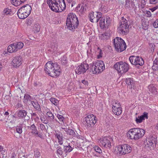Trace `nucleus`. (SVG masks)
Segmentation results:
<instances>
[{"label":"nucleus","mask_w":158,"mask_h":158,"mask_svg":"<svg viewBox=\"0 0 158 158\" xmlns=\"http://www.w3.org/2000/svg\"><path fill=\"white\" fill-rule=\"evenodd\" d=\"M99 24L100 26L102 28H107L108 27L106 26V23L105 22V19H104L103 18H101V19Z\"/></svg>","instance_id":"473e14b6"},{"label":"nucleus","mask_w":158,"mask_h":158,"mask_svg":"<svg viewBox=\"0 0 158 158\" xmlns=\"http://www.w3.org/2000/svg\"><path fill=\"white\" fill-rule=\"evenodd\" d=\"M154 45L152 44H149V48H150V50H149V52L150 51V52L152 53L153 52L154 49Z\"/></svg>","instance_id":"8fccbe9b"},{"label":"nucleus","mask_w":158,"mask_h":158,"mask_svg":"<svg viewBox=\"0 0 158 158\" xmlns=\"http://www.w3.org/2000/svg\"><path fill=\"white\" fill-rule=\"evenodd\" d=\"M40 26L38 23H35L33 27V30L35 32H38L40 31Z\"/></svg>","instance_id":"4c0bfd02"},{"label":"nucleus","mask_w":158,"mask_h":158,"mask_svg":"<svg viewBox=\"0 0 158 158\" xmlns=\"http://www.w3.org/2000/svg\"><path fill=\"white\" fill-rule=\"evenodd\" d=\"M42 84L39 81H35L34 82V85L35 87L38 89L40 88Z\"/></svg>","instance_id":"a18cd8bd"},{"label":"nucleus","mask_w":158,"mask_h":158,"mask_svg":"<svg viewBox=\"0 0 158 158\" xmlns=\"http://www.w3.org/2000/svg\"><path fill=\"white\" fill-rule=\"evenodd\" d=\"M34 157L35 158H39L40 156V153L38 150H36L34 152Z\"/></svg>","instance_id":"5fc2aeb1"},{"label":"nucleus","mask_w":158,"mask_h":158,"mask_svg":"<svg viewBox=\"0 0 158 158\" xmlns=\"http://www.w3.org/2000/svg\"><path fill=\"white\" fill-rule=\"evenodd\" d=\"M66 5L64 0H61L60 4L55 6L54 11L55 12H61L65 9Z\"/></svg>","instance_id":"4468645a"},{"label":"nucleus","mask_w":158,"mask_h":158,"mask_svg":"<svg viewBox=\"0 0 158 158\" xmlns=\"http://www.w3.org/2000/svg\"><path fill=\"white\" fill-rule=\"evenodd\" d=\"M23 59L20 56H16L14 57L12 62V64L15 68L19 67L22 64Z\"/></svg>","instance_id":"f8f14e48"},{"label":"nucleus","mask_w":158,"mask_h":158,"mask_svg":"<svg viewBox=\"0 0 158 158\" xmlns=\"http://www.w3.org/2000/svg\"><path fill=\"white\" fill-rule=\"evenodd\" d=\"M105 21L106 23V26L108 27L110 24L111 20L110 18L109 17H106V19L105 20Z\"/></svg>","instance_id":"864d4df0"},{"label":"nucleus","mask_w":158,"mask_h":158,"mask_svg":"<svg viewBox=\"0 0 158 158\" xmlns=\"http://www.w3.org/2000/svg\"><path fill=\"white\" fill-rule=\"evenodd\" d=\"M31 7L30 6L26 4L19 9L17 14L19 18L21 19L27 18L31 14Z\"/></svg>","instance_id":"7ed1b4c3"},{"label":"nucleus","mask_w":158,"mask_h":158,"mask_svg":"<svg viewBox=\"0 0 158 158\" xmlns=\"http://www.w3.org/2000/svg\"><path fill=\"white\" fill-rule=\"evenodd\" d=\"M99 51L98 52L99 54L97 56V58L98 59L102 57V52L101 49H98Z\"/></svg>","instance_id":"052dcab7"},{"label":"nucleus","mask_w":158,"mask_h":158,"mask_svg":"<svg viewBox=\"0 0 158 158\" xmlns=\"http://www.w3.org/2000/svg\"><path fill=\"white\" fill-rule=\"evenodd\" d=\"M30 130H31V133L35 136H37L40 138H42V135L39 133V132L37 131V128L34 124L31 125Z\"/></svg>","instance_id":"f3484780"},{"label":"nucleus","mask_w":158,"mask_h":158,"mask_svg":"<svg viewBox=\"0 0 158 158\" xmlns=\"http://www.w3.org/2000/svg\"><path fill=\"white\" fill-rule=\"evenodd\" d=\"M100 38L102 40H106L109 38V34L105 32L102 34L100 36Z\"/></svg>","instance_id":"58836bf2"},{"label":"nucleus","mask_w":158,"mask_h":158,"mask_svg":"<svg viewBox=\"0 0 158 158\" xmlns=\"http://www.w3.org/2000/svg\"><path fill=\"white\" fill-rule=\"evenodd\" d=\"M120 105L119 102H118L117 101H114V102H113L112 104V108L113 109H114L116 108H118V107L120 106Z\"/></svg>","instance_id":"37998d69"},{"label":"nucleus","mask_w":158,"mask_h":158,"mask_svg":"<svg viewBox=\"0 0 158 158\" xmlns=\"http://www.w3.org/2000/svg\"><path fill=\"white\" fill-rule=\"evenodd\" d=\"M96 15H96L95 12H92L89 14V17L91 22H98L97 20L98 18Z\"/></svg>","instance_id":"b1692460"},{"label":"nucleus","mask_w":158,"mask_h":158,"mask_svg":"<svg viewBox=\"0 0 158 158\" xmlns=\"http://www.w3.org/2000/svg\"><path fill=\"white\" fill-rule=\"evenodd\" d=\"M132 148L127 144H123L118 146V150L119 154L121 155H124L131 152Z\"/></svg>","instance_id":"0eeeda50"},{"label":"nucleus","mask_w":158,"mask_h":158,"mask_svg":"<svg viewBox=\"0 0 158 158\" xmlns=\"http://www.w3.org/2000/svg\"><path fill=\"white\" fill-rule=\"evenodd\" d=\"M152 68L154 70H158V58H156L153 61V65L152 66Z\"/></svg>","instance_id":"c85d7f7f"},{"label":"nucleus","mask_w":158,"mask_h":158,"mask_svg":"<svg viewBox=\"0 0 158 158\" xmlns=\"http://www.w3.org/2000/svg\"><path fill=\"white\" fill-rule=\"evenodd\" d=\"M81 82L85 85H88V82L87 81L85 80H81Z\"/></svg>","instance_id":"69168bd1"},{"label":"nucleus","mask_w":158,"mask_h":158,"mask_svg":"<svg viewBox=\"0 0 158 158\" xmlns=\"http://www.w3.org/2000/svg\"><path fill=\"white\" fill-rule=\"evenodd\" d=\"M31 104L36 110L40 111L41 110L40 106L38 101L35 100V101H31Z\"/></svg>","instance_id":"393cba45"},{"label":"nucleus","mask_w":158,"mask_h":158,"mask_svg":"<svg viewBox=\"0 0 158 158\" xmlns=\"http://www.w3.org/2000/svg\"><path fill=\"white\" fill-rule=\"evenodd\" d=\"M113 43L115 49L118 52H122L127 48L125 41L120 38L117 37L114 39Z\"/></svg>","instance_id":"39448f33"},{"label":"nucleus","mask_w":158,"mask_h":158,"mask_svg":"<svg viewBox=\"0 0 158 158\" xmlns=\"http://www.w3.org/2000/svg\"><path fill=\"white\" fill-rule=\"evenodd\" d=\"M90 72H92L93 74L100 73V71H99V69L97 67V64L96 62L92 63L89 64Z\"/></svg>","instance_id":"2eb2a0df"},{"label":"nucleus","mask_w":158,"mask_h":158,"mask_svg":"<svg viewBox=\"0 0 158 158\" xmlns=\"http://www.w3.org/2000/svg\"><path fill=\"white\" fill-rule=\"evenodd\" d=\"M157 0H150V2L151 4H154L157 3Z\"/></svg>","instance_id":"0e129e2a"},{"label":"nucleus","mask_w":158,"mask_h":158,"mask_svg":"<svg viewBox=\"0 0 158 158\" xmlns=\"http://www.w3.org/2000/svg\"><path fill=\"white\" fill-rule=\"evenodd\" d=\"M135 6V5L134 4V2L132 0H126L125 5V8L130 10L132 7L133 8Z\"/></svg>","instance_id":"4be33fe9"},{"label":"nucleus","mask_w":158,"mask_h":158,"mask_svg":"<svg viewBox=\"0 0 158 158\" xmlns=\"http://www.w3.org/2000/svg\"><path fill=\"white\" fill-rule=\"evenodd\" d=\"M97 64V67L99 69L100 73L102 72L105 69V66L102 60L98 61L96 62Z\"/></svg>","instance_id":"412c9836"},{"label":"nucleus","mask_w":158,"mask_h":158,"mask_svg":"<svg viewBox=\"0 0 158 158\" xmlns=\"http://www.w3.org/2000/svg\"><path fill=\"white\" fill-rule=\"evenodd\" d=\"M113 113L116 115H119L122 113V108L120 106L113 109Z\"/></svg>","instance_id":"7c9ffc66"},{"label":"nucleus","mask_w":158,"mask_h":158,"mask_svg":"<svg viewBox=\"0 0 158 158\" xmlns=\"http://www.w3.org/2000/svg\"><path fill=\"white\" fill-rule=\"evenodd\" d=\"M88 127H93L97 122V118L93 114L87 115L84 118Z\"/></svg>","instance_id":"1a4fd4ad"},{"label":"nucleus","mask_w":158,"mask_h":158,"mask_svg":"<svg viewBox=\"0 0 158 158\" xmlns=\"http://www.w3.org/2000/svg\"><path fill=\"white\" fill-rule=\"evenodd\" d=\"M154 20L152 19L149 21V23H150V24H152L155 28H158V19L156 20L154 22Z\"/></svg>","instance_id":"2f4dec72"},{"label":"nucleus","mask_w":158,"mask_h":158,"mask_svg":"<svg viewBox=\"0 0 158 158\" xmlns=\"http://www.w3.org/2000/svg\"><path fill=\"white\" fill-rule=\"evenodd\" d=\"M67 134L69 135L73 136L78 139H81V136L78 135L77 133H76L75 131L73 130L69 129L68 130Z\"/></svg>","instance_id":"6ab92c4d"},{"label":"nucleus","mask_w":158,"mask_h":158,"mask_svg":"<svg viewBox=\"0 0 158 158\" xmlns=\"http://www.w3.org/2000/svg\"><path fill=\"white\" fill-rule=\"evenodd\" d=\"M31 97L27 94H25L24 97L23 102L25 103H27L28 101H31Z\"/></svg>","instance_id":"f704fd0d"},{"label":"nucleus","mask_w":158,"mask_h":158,"mask_svg":"<svg viewBox=\"0 0 158 158\" xmlns=\"http://www.w3.org/2000/svg\"><path fill=\"white\" fill-rule=\"evenodd\" d=\"M33 20L31 18H28L26 20V23L27 25L30 26L33 23Z\"/></svg>","instance_id":"09e8293b"},{"label":"nucleus","mask_w":158,"mask_h":158,"mask_svg":"<svg viewBox=\"0 0 158 158\" xmlns=\"http://www.w3.org/2000/svg\"><path fill=\"white\" fill-rule=\"evenodd\" d=\"M17 50L23 48V44L21 42L14 43Z\"/></svg>","instance_id":"e433bc0d"},{"label":"nucleus","mask_w":158,"mask_h":158,"mask_svg":"<svg viewBox=\"0 0 158 158\" xmlns=\"http://www.w3.org/2000/svg\"><path fill=\"white\" fill-rule=\"evenodd\" d=\"M131 64L135 65L142 66L144 63L143 58L138 56H131L129 58Z\"/></svg>","instance_id":"6e6552de"},{"label":"nucleus","mask_w":158,"mask_h":158,"mask_svg":"<svg viewBox=\"0 0 158 158\" xmlns=\"http://www.w3.org/2000/svg\"><path fill=\"white\" fill-rule=\"evenodd\" d=\"M46 115L48 116V120L50 121L52 120L54 118V115L50 111L47 113Z\"/></svg>","instance_id":"ea45409f"},{"label":"nucleus","mask_w":158,"mask_h":158,"mask_svg":"<svg viewBox=\"0 0 158 158\" xmlns=\"http://www.w3.org/2000/svg\"><path fill=\"white\" fill-rule=\"evenodd\" d=\"M89 66L88 64L84 62L77 67L75 72L78 74L84 73L89 69Z\"/></svg>","instance_id":"9d476101"},{"label":"nucleus","mask_w":158,"mask_h":158,"mask_svg":"<svg viewBox=\"0 0 158 158\" xmlns=\"http://www.w3.org/2000/svg\"><path fill=\"white\" fill-rule=\"evenodd\" d=\"M149 91L152 94H156L157 93V89L156 88L155 85H152L149 86Z\"/></svg>","instance_id":"c756f323"},{"label":"nucleus","mask_w":158,"mask_h":158,"mask_svg":"<svg viewBox=\"0 0 158 158\" xmlns=\"http://www.w3.org/2000/svg\"><path fill=\"white\" fill-rule=\"evenodd\" d=\"M57 117L60 121L63 122V120L64 119V118L62 115L59 114H58L57 115Z\"/></svg>","instance_id":"bf43d9fd"},{"label":"nucleus","mask_w":158,"mask_h":158,"mask_svg":"<svg viewBox=\"0 0 158 158\" xmlns=\"http://www.w3.org/2000/svg\"><path fill=\"white\" fill-rule=\"evenodd\" d=\"M57 153L59 155H62L63 151L61 148H59L57 149Z\"/></svg>","instance_id":"680f3d73"},{"label":"nucleus","mask_w":158,"mask_h":158,"mask_svg":"<svg viewBox=\"0 0 158 158\" xmlns=\"http://www.w3.org/2000/svg\"><path fill=\"white\" fill-rule=\"evenodd\" d=\"M73 149V148L72 147L69 145L68 146H64V150L66 152H71Z\"/></svg>","instance_id":"c9c22d12"},{"label":"nucleus","mask_w":158,"mask_h":158,"mask_svg":"<svg viewBox=\"0 0 158 158\" xmlns=\"http://www.w3.org/2000/svg\"><path fill=\"white\" fill-rule=\"evenodd\" d=\"M27 112L24 110H21L18 111L17 115L20 118H25L27 115Z\"/></svg>","instance_id":"bb28decb"},{"label":"nucleus","mask_w":158,"mask_h":158,"mask_svg":"<svg viewBox=\"0 0 158 158\" xmlns=\"http://www.w3.org/2000/svg\"><path fill=\"white\" fill-rule=\"evenodd\" d=\"M118 32L123 35H126L129 32V25L127 20L123 17L122 18L120 25L118 28Z\"/></svg>","instance_id":"20e7f679"},{"label":"nucleus","mask_w":158,"mask_h":158,"mask_svg":"<svg viewBox=\"0 0 158 158\" xmlns=\"http://www.w3.org/2000/svg\"><path fill=\"white\" fill-rule=\"evenodd\" d=\"M57 66H58L57 64L51 63V61H48L45 65L44 70L46 73L50 76L51 73H53L52 71L54 70L55 67Z\"/></svg>","instance_id":"9b49d317"},{"label":"nucleus","mask_w":158,"mask_h":158,"mask_svg":"<svg viewBox=\"0 0 158 158\" xmlns=\"http://www.w3.org/2000/svg\"><path fill=\"white\" fill-rule=\"evenodd\" d=\"M79 25V21L76 15L73 13H69L67 16L66 25L69 30L74 31L77 28Z\"/></svg>","instance_id":"f257e3e1"},{"label":"nucleus","mask_w":158,"mask_h":158,"mask_svg":"<svg viewBox=\"0 0 158 158\" xmlns=\"http://www.w3.org/2000/svg\"><path fill=\"white\" fill-rule=\"evenodd\" d=\"M67 63V61L66 58L63 57L61 59V63L63 65H65Z\"/></svg>","instance_id":"4d7b16f0"},{"label":"nucleus","mask_w":158,"mask_h":158,"mask_svg":"<svg viewBox=\"0 0 158 158\" xmlns=\"http://www.w3.org/2000/svg\"><path fill=\"white\" fill-rule=\"evenodd\" d=\"M59 68L58 66L55 67L54 70L52 71L53 73H51L50 76L52 77H54L55 76L59 75L60 73L59 71L58 70V68Z\"/></svg>","instance_id":"cd10ccee"},{"label":"nucleus","mask_w":158,"mask_h":158,"mask_svg":"<svg viewBox=\"0 0 158 158\" xmlns=\"http://www.w3.org/2000/svg\"><path fill=\"white\" fill-rule=\"evenodd\" d=\"M126 82L128 85H132L133 84V79L131 78L126 79Z\"/></svg>","instance_id":"49530a36"},{"label":"nucleus","mask_w":158,"mask_h":158,"mask_svg":"<svg viewBox=\"0 0 158 158\" xmlns=\"http://www.w3.org/2000/svg\"><path fill=\"white\" fill-rule=\"evenodd\" d=\"M50 100L52 103L56 106L58 104L59 101L55 98H51L50 99Z\"/></svg>","instance_id":"79ce46f5"},{"label":"nucleus","mask_w":158,"mask_h":158,"mask_svg":"<svg viewBox=\"0 0 158 158\" xmlns=\"http://www.w3.org/2000/svg\"><path fill=\"white\" fill-rule=\"evenodd\" d=\"M149 148L150 150L154 149L156 146V138L155 137H152L151 139L149 141Z\"/></svg>","instance_id":"aec40b11"},{"label":"nucleus","mask_w":158,"mask_h":158,"mask_svg":"<svg viewBox=\"0 0 158 158\" xmlns=\"http://www.w3.org/2000/svg\"><path fill=\"white\" fill-rule=\"evenodd\" d=\"M95 13L96 14V15H96V16L97 17V20L98 22L99 19L102 17V14L100 12H96Z\"/></svg>","instance_id":"6e6d98bb"},{"label":"nucleus","mask_w":158,"mask_h":158,"mask_svg":"<svg viewBox=\"0 0 158 158\" xmlns=\"http://www.w3.org/2000/svg\"><path fill=\"white\" fill-rule=\"evenodd\" d=\"M12 14V12L11 9L9 8H6L4 9L2 12V15H11Z\"/></svg>","instance_id":"72a5a7b5"},{"label":"nucleus","mask_w":158,"mask_h":158,"mask_svg":"<svg viewBox=\"0 0 158 158\" xmlns=\"http://www.w3.org/2000/svg\"><path fill=\"white\" fill-rule=\"evenodd\" d=\"M0 152L3 155H5L6 152V151L5 149H4V148L2 146H0Z\"/></svg>","instance_id":"3c124183"},{"label":"nucleus","mask_w":158,"mask_h":158,"mask_svg":"<svg viewBox=\"0 0 158 158\" xmlns=\"http://www.w3.org/2000/svg\"><path fill=\"white\" fill-rule=\"evenodd\" d=\"M55 136L57 138L58 143L60 144H62L63 143V137L62 134L60 132L58 131L56 132Z\"/></svg>","instance_id":"5701e85b"},{"label":"nucleus","mask_w":158,"mask_h":158,"mask_svg":"<svg viewBox=\"0 0 158 158\" xmlns=\"http://www.w3.org/2000/svg\"><path fill=\"white\" fill-rule=\"evenodd\" d=\"M42 122L45 124H47L48 123V121L47 120H44L42 119H41Z\"/></svg>","instance_id":"774afa93"},{"label":"nucleus","mask_w":158,"mask_h":158,"mask_svg":"<svg viewBox=\"0 0 158 158\" xmlns=\"http://www.w3.org/2000/svg\"><path fill=\"white\" fill-rule=\"evenodd\" d=\"M40 127L41 129L42 130H44L45 129V126L43 124H40Z\"/></svg>","instance_id":"338daca9"},{"label":"nucleus","mask_w":158,"mask_h":158,"mask_svg":"<svg viewBox=\"0 0 158 158\" xmlns=\"http://www.w3.org/2000/svg\"><path fill=\"white\" fill-rule=\"evenodd\" d=\"M22 127L21 125H19L16 127V130L17 132L19 134H21L22 132Z\"/></svg>","instance_id":"c03bdc74"},{"label":"nucleus","mask_w":158,"mask_h":158,"mask_svg":"<svg viewBox=\"0 0 158 158\" xmlns=\"http://www.w3.org/2000/svg\"><path fill=\"white\" fill-rule=\"evenodd\" d=\"M158 6H154L153 8H149V9L152 12H153L154 11L156 10L158 8Z\"/></svg>","instance_id":"e2e57ef3"},{"label":"nucleus","mask_w":158,"mask_h":158,"mask_svg":"<svg viewBox=\"0 0 158 158\" xmlns=\"http://www.w3.org/2000/svg\"><path fill=\"white\" fill-rule=\"evenodd\" d=\"M101 144L105 148H110L111 147V143L110 140L107 137H104L100 141Z\"/></svg>","instance_id":"dca6fc26"},{"label":"nucleus","mask_w":158,"mask_h":158,"mask_svg":"<svg viewBox=\"0 0 158 158\" xmlns=\"http://www.w3.org/2000/svg\"><path fill=\"white\" fill-rule=\"evenodd\" d=\"M86 10V7L85 6H81L80 9H79V11L81 14L85 12Z\"/></svg>","instance_id":"603ef678"},{"label":"nucleus","mask_w":158,"mask_h":158,"mask_svg":"<svg viewBox=\"0 0 158 158\" xmlns=\"http://www.w3.org/2000/svg\"><path fill=\"white\" fill-rule=\"evenodd\" d=\"M94 150L96 152L100 154L102 153V151L101 149L98 146H95L94 147Z\"/></svg>","instance_id":"de8ad7c7"},{"label":"nucleus","mask_w":158,"mask_h":158,"mask_svg":"<svg viewBox=\"0 0 158 158\" xmlns=\"http://www.w3.org/2000/svg\"><path fill=\"white\" fill-rule=\"evenodd\" d=\"M114 67L118 72L121 74H123L128 71L129 65L125 62L120 61L115 64Z\"/></svg>","instance_id":"423d86ee"},{"label":"nucleus","mask_w":158,"mask_h":158,"mask_svg":"<svg viewBox=\"0 0 158 158\" xmlns=\"http://www.w3.org/2000/svg\"><path fill=\"white\" fill-rule=\"evenodd\" d=\"M11 117L12 119L10 121V123H14L16 120L17 118L13 115H11Z\"/></svg>","instance_id":"13d9d810"},{"label":"nucleus","mask_w":158,"mask_h":158,"mask_svg":"<svg viewBox=\"0 0 158 158\" xmlns=\"http://www.w3.org/2000/svg\"><path fill=\"white\" fill-rule=\"evenodd\" d=\"M7 51L10 53L17 52L18 50L15 46L14 43L11 44L7 48Z\"/></svg>","instance_id":"a878e982"},{"label":"nucleus","mask_w":158,"mask_h":158,"mask_svg":"<svg viewBox=\"0 0 158 158\" xmlns=\"http://www.w3.org/2000/svg\"><path fill=\"white\" fill-rule=\"evenodd\" d=\"M61 0H47V3L48 5L51 9L54 11L55 6L59 5L61 3Z\"/></svg>","instance_id":"ddd939ff"},{"label":"nucleus","mask_w":158,"mask_h":158,"mask_svg":"<svg viewBox=\"0 0 158 158\" xmlns=\"http://www.w3.org/2000/svg\"><path fill=\"white\" fill-rule=\"evenodd\" d=\"M142 25L144 30H146L148 29V22L143 21L142 22Z\"/></svg>","instance_id":"a19ab883"},{"label":"nucleus","mask_w":158,"mask_h":158,"mask_svg":"<svg viewBox=\"0 0 158 158\" xmlns=\"http://www.w3.org/2000/svg\"><path fill=\"white\" fill-rule=\"evenodd\" d=\"M148 118V114L146 112H144L143 114L138 117L136 118L135 121L137 123H142L145 119H147Z\"/></svg>","instance_id":"a211bd4d"},{"label":"nucleus","mask_w":158,"mask_h":158,"mask_svg":"<svg viewBox=\"0 0 158 158\" xmlns=\"http://www.w3.org/2000/svg\"><path fill=\"white\" fill-rule=\"evenodd\" d=\"M145 134V131L140 128L130 129L127 133V136L131 139L137 140L142 138Z\"/></svg>","instance_id":"f03ea898"}]
</instances>
